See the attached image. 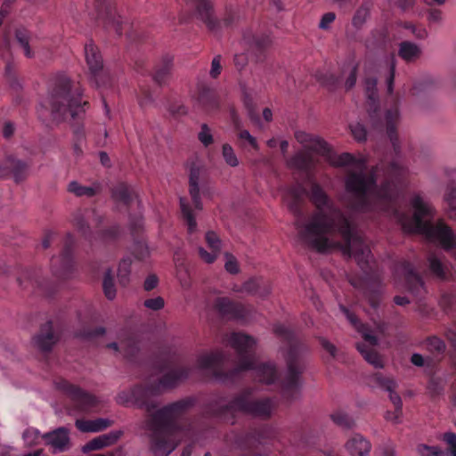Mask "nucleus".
Wrapping results in <instances>:
<instances>
[{
  "label": "nucleus",
  "instance_id": "c85d7f7f",
  "mask_svg": "<svg viewBox=\"0 0 456 456\" xmlns=\"http://www.w3.org/2000/svg\"><path fill=\"white\" fill-rule=\"evenodd\" d=\"M421 48L415 43L403 41L399 44L398 55L406 62H413L420 58Z\"/></svg>",
  "mask_w": 456,
  "mask_h": 456
},
{
  "label": "nucleus",
  "instance_id": "2eb2a0df",
  "mask_svg": "<svg viewBox=\"0 0 456 456\" xmlns=\"http://www.w3.org/2000/svg\"><path fill=\"white\" fill-rule=\"evenodd\" d=\"M122 435V431L117 430L99 436L86 443L83 446L82 451L83 452H88L110 446L114 444L121 437Z\"/></svg>",
  "mask_w": 456,
  "mask_h": 456
},
{
  "label": "nucleus",
  "instance_id": "423d86ee",
  "mask_svg": "<svg viewBox=\"0 0 456 456\" xmlns=\"http://www.w3.org/2000/svg\"><path fill=\"white\" fill-rule=\"evenodd\" d=\"M274 402L270 398L253 399L251 392L245 390L229 403L221 404L216 414L233 423L236 412H242L263 419H269L274 410Z\"/></svg>",
  "mask_w": 456,
  "mask_h": 456
},
{
  "label": "nucleus",
  "instance_id": "6e6d98bb",
  "mask_svg": "<svg viewBox=\"0 0 456 456\" xmlns=\"http://www.w3.org/2000/svg\"><path fill=\"white\" fill-rule=\"evenodd\" d=\"M198 138L205 147H208L213 142L212 134L209 127L206 124L201 126V130L198 134Z\"/></svg>",
  "mask_w": 456,
  "mask_h": 456
},
{
  "label": "nucleus",
  "instance_id": "49530a36",
  "mask_svg": "<svg viewBox=\"0 0 456 456\" xmlns=\"http://www.w3.org/2000/svg\"><path fill=\"white\" fill-rule=\"evenodd\" d=\"M250 47L256 49H265L271 44V39L267 36H253L251 38H247Z\"/></svg>",
  "mask_w": 456,
  "mask_h": 456
},
{
  "label": "nucleus",
  "instance_id": "58836bf2",
  "mask_svg": "<svg viewBox=\"0 0 456 456\" xmlns=\"http://www.w3.org/2000/svg\"><path fill=\"white\" fill-rule=\"evenodd\" d=\"M447 203V212L451 219L456 221V188L449 187L444 196Z\"/></svg>",
  "mask_w": 456,
  "mask_h": 456
},
{
  "label": "nucleus",
  "instance_id": "6ab92c4d",
  "mask_svg": "<svg viewBox=\"0 0 456 456\" xmlns=\"http://www.w3.org/2000/svg\"><path fill=\"white\" fill-rule=\"evenodd\" d=\"M241 291L265 297L271 293L272 286L269 281L262 278H251L243 283Z\"/></svg>",
  "mask_w": 456,
  "mask_h": 456
},
{
  "label": "nucleus",
  "instance_id": "9b49d317",
  "mask_svg": "<svg viewBox=\"0 0 456 456\" xmlns=\"http://www.w3.org/2000/svg\"><path fill=\"white\" fill-rule=\"evenodd\" d=\"M62 388L80 411H90L99 403V400L94 395L74 385L64 383Z\"/></svg>",
  "mask_w": 456,
  "mask_h": 456
},
{
  "label": "nucleus",
  "instance_id": "69168bd1",
  "mask_svg": "<svg viewBox=\"0 0 456 456\" xmlns=\"http://www.w3.org/2000/svg\"><path fill=\"white\" fill-rule=\"evenodd\" d=\"M158 282V277L155 274H151L145 279L143 283V289L146 291H150L157 287Z\"/></svg>",
  "mask_w": 456,
  "mask_h": 456
},
{
  "label": "nucleus",
  "instance_id": "b1692460",
  "mask_svg": "<svg viewBox=\"0 0 456 456\" xmlns=\"http://www.w3.org/2000/svg\"><path fill=\"white\" fill-rule=\"evenodd\" d=\"M403 273L409 290L415 296L422 295L425 291L424 283L411 264L403 265Z\"/></svg>",
  "mask_w": 456,
  "mask_h": 456
},
{
  "label": "nucleus",
  "instance_id": "09e8293b",
  "mask_svg": "<svg viewBox=\"0 0 456 456\" xmlns=\"http://www.w3.org/2000/svg\"><path fill=\"white\" fill-rule=\"evenodd\" d=\"M205 239L208 246L211 250H215L217 252L221 251L222 241L215 232H208L206 233Z\"/></svg>",
  "mask_w": 456,
  "mask_h": 456
},
{
  "label": "nucleus",
  "instance_id": "a18cd8bd",
  "mask_svg": "<svg viewBox=\"0 0 456 456\" xmlns=\"http://www.w3.org/2000/svg\"><path fill=\"white\" fill-rule=\"evenodd\" d=\"M420 456H447L445 452L436 446H428L427 444H419L416 448Z\"/></svg>",
  "mask_w": 456,
  "mask_h": 456
},
{
  "label": "nucleus",
  "instance_id": "4468645a",
  "mask_svg": "<svg viewBox=\"0 0 456 456\" xmlns=\"http://www.w3.org/2000/svg\"><path fill=\"white\" fill-rule=\"evenodd\" d=\"M196 8V13L209 29L217 28L218 22L214 16V11L209 0H191Z\"/></svg>",
  "mask_w": 456,
  "mask_h": 456
},
{
  "label": "nucleus",
  "instance_id": "e433bc0d",
  "mask_svg": "<svg viewBox=\"0 0 456 456\" xmlns=\"http://www.w3.org/2000/svg\"><path fill=\"white\" fill-rule=\"evenodd\" d=\"M180 207L183 216L187 222L188 232L190 233L194 232L197 230V223L192 215L191 209L184 198H180Z\"/></svg>",
  "mask_w": 456,
  "mask_h": 456
},
{
  "label": "nucleus",
  "instance_id": "4d7b16f0",
  "mask_svg": "<svg viewBox=\"0 0 456 456\" xmlns=\"http://www.w3.org/2000/svg\"><path fill=\"white\" fill-rule=\"evenodd\" d=\"M143 305L152 311H159L165 305V300L162 297H156L153 298L146 299L143 302Z\"/></svg>",
  "mask_w": 456,
  "mask_h": 456
},
{
  "label": "nucleus",
  "instance_id": "412c9836",
  "mask_svg": "<svg viewBox=\"0 0 456 456\" xmlns=\"http://www.w3.org/2000/svg\"><path fill=\"white\" fill-rule=\"evenodd\" d=\"M376 384L388 393L389 399L395 406V409L403 410V402L400 395L395 392L397 387L395 381L392 379L377 374L374 377Z\"/></svg>",
  "mask_w": 456,
  "mask_h": 456
},
{
  "label": "nucleus",
  "instance_id": "8fccbe9b",
  "mask_svg": "<svg viewBox=\"0 0 456 456\" xmlns=\"http://www.w3.org/2000/svg\"><path fill=\"white\" fill-rule=\"evenodd\" d=\"M428 349L432 353L443 354L445 350L444 342L436 337H432L428 339Z\"/></svg>",
  "mask_w": 456,
  "mask_h": 456
},
{
  "label": "nucleus",
  "instance_id": "6e6552de",
  "mask_svg": "<svg viewBox=\"0 0 456 456\" xmlns=\"http://www.w3.org/2000/svg\"><path fill=\"white\" fill-rule=\"evenodd\" d=\"M85 58L91 75L90 82L96 87L106 86L110 76L103 69L102 55L92 41L85 45Z\"/></svg>",
  "mask_w": 456,
  "mask_h": 456
},
{
  "label": "nucleus",
  "instance_id": "4c0bfd02",
  "mask_svg": "<svg viewBox=\"0 0 456 456\" xmlns=\"http://www.w3.org/2000/svg\"><path fill=\"white\" fill-rule=\"evenodd\" d=\"M311 164L310 156L303 151L296 153L289 161L288 165L290 167H295L297 169H306L309 167Z\"/></svg>",
  "mask_w": 456,
  "mask_h": 456
},
{
  "label": "nucleus",
  "instance_id": "13d9d810",
  "mask_svg": "<svg viewBox=\"0 0 456 456\" xmlns=\"http://www.w3.org/2000/svg\"><path fill=\"white\" fill-rule=\"evenodd\" d=\"M199 254L204 262H206L208 264H212L216 261V259L217 258L220 252H217L215 250H211V252H208L205 248H203L202 247H200Z\"/></svg>",
  "mask_w": 456,
  "mask_h": 456
},
{
  "label": "nucleus",
  "instance_id": "ddd939ff",
  "mask_svg": "<svg viewBox=\"0 0 456 456\" xmlns=\"http://www.w3.org/2000/svg\"><path fill=\"white\" fill-rule=\"evenodd\" d=\"M57 337L53 331L51 322H46L42 326L39 333L34 337V345L42 352H49L52 350L53 345L57 342Z\"/></svg>",
  "mask_w": 456,
  "mask_h": 456
},
{
  "label": "nucleus",
  "instance_id": "473e14b6",
  "mask_svg": "<svg viewBox=\"0 0 456 456\" xmlns=\"http://www.w3.org/2000/svg\"><path fill=\"white\" fill-rule=\"evenodd\" d=\"M436 85V82L433 77L425 75L414 82L411 93L413 95H421L422 94L430 92Z\"/></svg>",
  "mask_w": 456,
  "mask_h": 456
},
{
  "label": "nucleus",
  "instance_id": "5fc2aeb1",
  "mask_svg": "<svg viewBox=\"0 0 456 456\" xmlns=\"http://www.w3.org/2000/svg\"><path fill=\"white\" fill-rule=\"evenodd\" d=\"M225 265L224 268L225 270L232 273V274H237L240 272L239 265L236 260V258L230 253H225Z\"/></svg>",
  "mask_w": 456,
  "mask_h": 456
},
{
  "label": "nucleus",
  "instance_id": "0eeeda50",
  "mask_svg": "<svg viewBox=\"0 0 456 456\" xmlns=\"http://www.w3.org/2000/svg\"><path fill=\"white\" fill-rule=\"evenodd\" d=\"M227 344L235 350L240 360L238 365L224 377L216 373L217 379L226 381L234 379L240 372L253 368L255 362L256 340L253 337L240 332H233L225 338Z\"/></svg>",
  "mask_w": 456,
  "mask_h": 456
},
{
  "label": "nucleus",
  "instance_id": "bb28decb",
  "mask_svg": "<svg viewBox=\"0 0 456 456\" xmlns=\"http://www.w3.org/2000/svg\"><path fill=\"white\" fill-rule=\"evenodd\" d=\"M112 425L109 419L99 418L93 420L77 419L76 427L81 432L96 433L102 431Z\"/></svg>",
  "mask_w": 456,
  "mask_h": 456
},
{
  "label": "nucleus",
  "instance_id": "680f3d73",
  "mask_svg": "<svg viewBox=\"0 0 456 456\" xmlns=\"http://www.w3.org/2000/svg\"><path fill=\"white\" fill-rule=\"evenodd\" d=\"M221 70H222L221 56L220 55H216L212 60L211 69H210L209 74H210V76L213 78H216V77H217L220 75Z\"/></svg>",
  "mask_w": 456,
  "mask_h": 456
},
{
  "label": "nucleus",
  "instance_id": "0e129e2a",
  "mask_svg": "<svg viewBox=\"0 0 456 456\" xmlns=\"http://www.w3.org/2000/svg\"><path fill=\"white\" fill-rule=\"evenodd\" d=\"M402 415L403 410L395 409L394 411H387L385 418L387 420L397 424L401 422Z\"/></svg>",
  "mask_w": 456,
  "mask_h": 456
},
{
  "label": "nucleus",
  "instance_id": "4be33fe9",
  "mask_svg": "<svg viewBox=\"0 0 456 456\" xmlns=\"http://www.w3.org/2000/svg\"><path fill=\"white\" fill-rule=\"evenodd\" d=\"M201 175V168L198 166H192L189 175V192L192 202L197 209L202 208L201 199L200 195V179Z\"/></svg>",
  "mask_w": 456,
  "mask_h": 456
},
{
  "label": "nucleus",
  "instance_id": "39448f33",
  "mask_svg": "<svg viewBox=\"0 0 456 456\" xmlns=\"http://www.w3.org/2000/svg\"><path fill=\"white\" fill-rule=\"evenodd\" d=\"M84 89L78 81L64 74L53 77L49 84L48 93L42 107L49 110L51 118L56 122L80 118L85 112L87 102L83 100Z\"/></svg>",
  "mask_w": 456,
  "mask_h": 456
},
{
  "label": "nucleus",
  "instance_id": "a19ab883",
  "mask_svg": "<svg viewBox=\"0 0 456 456\" xmlns=\"http://www.w3.org/2000/svg\"><path fill=\"white\" fill-rule=\"evenodd\" d=\"M102 287H103V291H104L106 297L110 300L114 299L116 297V289H115V285L113 282L111 270L106 271L104 279H103Z\"/></svg>",
  "mask_w": 456,
  "mask_h": 456
},
{
  "label": "nucleus",
  "instance_id": "ea45409f",
  "mask_svg": "<svg viewBox=\"0 0 456 456\" xmlns=\"http://www.w3.org/2000/svg\"><path fill=\"white\" fill-rule=\"evenodd\" d=\"M171 69L172 60L168 59L167 61L164 62V64L161 67H159L156 70L154 75V80L159 85L166 83V81L170 76Z\"/></svg>",
  "mask_w": 456,
  "mask_h": 456
},
{
  "label": "nucleus",
  "instance_id": "9d476101",
  "mask_svg": "<svg viewBox=\"0 0 456 456\" xmlns=\"http://www.w3.org/2000/svg\"><path fill=\"white\" fill-rule=\"evenodd\" d=\"M42 438L53 454L63 452L69 449V433L66 428H58L51 432L43 434Z\"/></svg>",
  "mask_w": 456,
  "mask_h": 456
},
{
  "label": "nucleus",
  "instance_id": "20e7f679",
  "mask_svg": "<svg viewBox=\"0 0 456 456\" xmlns=\"http://www.w3.org/2000/svg\"><path fill=\"white\" fill-rule=\"evenodd\" d=\"M411 204L413 208L411 216H398L403 231L420 233L429 240L438 242L456 260V233L442 221L432 223L434 208L421 196H413Z\"/></svg>",
  "mask_w": 456,
  "mask_h": 456
},
{
  "label": "nucleus",
  "instance_id": "603ef678",
  "mask_svg": "<svg viewBox=\"0 0 456 456\" xmlns=\"http://www.w3.org/2000/svg\"><path fill=\"white\" fill-rule=\"evenodd\" d=\"M369 16V10L367 7H360L353 17V25L356 28H361L366 21Z\"/></svg>",
  "mask_w": 456,
  "mask_h": 456
},
{
  "label": "nucleus",
  "instance_id": "c03bdc74",
  "mask_svg": "<svg viewBox=\"0 0 456 456\" xmlns=\"http://www.w3.org/2000/svg\"><path fill=\"white\" fill-rule=\"evenodd\" d=\"M40 437H42V436L36 428H27L22 435L24 442L29 447L38 444Z\"/></svg>",
  "mask_w": 456,
  "mask_h": 456
},
{
  "label": "nucleus",
  "instance_id": "f3484780",
  "mask_svg": "<svg viewBox=\"0 0 456 456\" xmlns=\"http://www.w3.org/2000/svg\"><path fill=\"white\" fill-rule=\"evenodd\" d=\"M214 306L224 317L240 318L242 316V306L240 304L232 302L228 297H217Z\"/></svg>",
  "mask_w": 456,
  "mask_h": 456
},
{
  "label": "nucleus",
  "instance_id": "5701e85b",
  "mask_svg": "<svg viewBox=\"0 0 456 456\" xmlns=\"http://www.w3.org/2000/svg\"><path fill=\"white\" fill-rule=\"evenodd\" d=\"M400 121V113L398 106L395 105L390 109H387L385 113V126L387 136L395 147L397 141L396 126Z\"/></svg>",
  "mask_w": 456,
  "mask_h": 456
},
{
  "label": "nucleus",
  "instance_id": "393cba45",
  "mask_svg": "<svg viewBox=\"0 0 456 456\" xmlns=\"http://www.w3.org/2000/svg\"><path fill=\"white\" fill-rule=\"evenodd\" d=\"M68 191L77 197L92 198L102 191V184L94 182L91 185H82L77 181H71L68 185Z\"/></svg>",
  "mask_w": 456,
  "mask_h": 456
},
{
  "label": "nucleus",
  "instance_id": "338daca9",
  "mask_svg": "<svg viewBox=\"0 0 456 456\" xmlns=\"http://www.w3.org/2000/svg\"><path fill=\"white\" fill-rule=\"evenodd\" d=\"M336 15L334 12H327L325 13L319 24V27L322 29H327L330 23L334 21Z\"/></svg>",
  "mask_w": 456,
  "mask_h": 456
},
{
  "label": "nucleus",
  "instance_id": "dca6fc26",
  "mask_svg": "<svg viewBox=\"0 0 456 456\" xmlns=\"http://www.w3.org/2000/svg\"><path fill=\"white\" fill-rule=\"evenodd\" d=\"M345 448L351 456H368L371 444L362 435L354 434L347 440Z\"/></svg>",
  "mask_w": 456,
  "mask_h": 456
},
{
  "label": "nucleus",
  "instance_id": "37998d69",
  "mask_svg": "<svg viewBox=\"0 0 456 456\" xmlns=\"http://www.w3.org/2000/svg\"><path fill=\"white\" fill-rule=\"evenodd\" d=\"M222 155H223V158H224L225 163L227 165H229L230 167H235L239 166V163H240L239 159H238L232 147L230 144L225 143L223 145Z\"/></svg>",
  "mask_w": 456,
  "mask_h": 456
},
{
  "label": "nucleus",
  "instance_id": "1a4fd4ad",
  "mask_svg": "<svg viewBox=\"0 0 456 456\" xmlns=\"http://www.w3.org/2000/svg\"><path fill=\"white\" fill-rule=\"evenodd\" d=\"M303 370L304 365L293 359L288 360V370L281 384L283 395L287 398H292L293 393L300 388L302 385L300 375Z\"/></svg>",
  "mask_w": 456,
  "mask_h": 456
},
{
  "label": "nucleus",
  "instance_id": "7ed1b4c3",
  "mask_svg": "<svg viewBox=\"0 0 456 456\" xmlns=\"http://www.w3.org/2000/svg\"><path fill=\"white\" fill-rule=\"evenodd\" d=\"M295 138L306 150L325 157L330 165L346 167L345 188L352 208L361 211L385 210L384 205L395 198L396 185L390 182L376 189L374 174L367 168L363 157L356 158L348 152L338 155L323 139L304 131H297Z\"/></svg>",
  "mask_w": 456,
  "mask_h": 456
},
{
  "label": "nucleus",
  "instance_id": "f704fd0d",
  "mask_svg": "<svg viewBox=\"0 0 456 456\" xmlns=\"http://www.w3.org/2000/svg\"><path fill=\"white\" fill-rule=\"evenodd\" d=\"M430 271L439 279H445L447 273V266L444 265L441 259L435 254H431L428 257Z\"/></svg>",
  "mask_w": 456,
  "mask_h": 456
},
{
  "label": "nucleus",
  "instance_id": "c9c22d12",
  "mask_svg": "<svg viewBox=\"0 0 456 456\" xmlns=\"http://www.w3.org/2000/svg\"><path fill=\"white\" fill-rule=\"evenodd\" d=\"M15 37L17 42L22 47L24 51V54L28 58H32L34 56V53L32 52L29 46L30 35L27 29L24 28H20L15 30Z\"/></svg>",
  "mask_w": 456,
  "mask_h": 456
},
{
  "label": "nucleus",
  "instance_id": "3c124183",
  "mask_svg": "<svg viewBox=\"0 0 456 456\" xmlns=\"http://www.w3.org/2000/svg\"><path fill=\"white\" fill-rule=\"evenodd\" d=\"M351 133L354 138L358 142H364L367 138V131L361 123H354L350 126Z\"/></svg>",
  "mask_w": 456,
  "mask_h": 456
},
{
  "label": "nucleus",
  "instance_id": "a878e982",
  "mask_svg": "<svg viewBox=\"0 0 456 456\" xmlns=\"http://www.w3.org/2000/svg\"><path fill=\"white\" fill-rule=\"evenodd\" d=\"M251 370L256 371V378L260 382L272 384L277 379V370L273 363L265 362L256 365V359L255 358V362Z\"/></svg>",
  "mask_w": 456,
  "mask_h": 456
},
{
  "label": "nucleus",
  "instance_id": "e2e57ef3",
  "mask_svg": "<svg viewBox=\"0 0 456 456\" xmlns=\"http://www.w3.org/2000/svg\"><path fill=\"white\" fill-rule=\"evenodd\" d=\"M405 28L410 29L418 39H425L428 37V31L424 27H417L415 25L409 24L406 25Z\"/></svg>",
  "mask_w": 456,
  "mask_h": 456
},
{
  "label": "nucleus",
  "instance_id": "7c9ffc66",
  "mask_svg": "<svg viewBox=\"0 0 456 456\" xmlns=\"http://www.w3.org/2000/svg\"><path fill=\"white\" fill-rule=\"evenodd\" d=\"M135 197V192L126 183H118L112 189V198L117 202L128 205Z\"/></svg>",
  "mask_w": 456,
  "mask_h": 456
},
{
  "label": "nucleus",
  "instance_id": "72a5a7b5",
  "mask_svg": "<svg viewBox=\"0 0 456 456\" xmlns=\"http://www.w3.org/2000/svg\"><path fill=\"white\" fill-rule=\"evenodd\" d=\"M9 162L10 168L12 169L15 181L18 183L25 179L28 174L29 165L16 159H10Z\"/></svg>",
  "mask_w": 456,
  "mask_h": 456
},
{
  "label": "nucleus",
  "instance_id": "864d4df0",
  "mask_svg": "<svg viewBox=\"0 0 456 456\" xmlns=\"http://www.w3.org/2000/svg\"><path fill=\"white\" fill-rule=\"evenodd\" d=\"M133 254L136 259L144 260L150 256V251L144 242H136L133 248Z\"/></svg>",
  "mask_w": 456,
  "mask_h": 456
},
{
  "label": "nucleus",
  "instance_id": "a211bd4d",
  "mask_svg": "<svg viewBox=\"0 0 456 456\" xmlns=\"http://www.w3.org/2000/svg\"><path fill=\"white\" fill-rule=\"evenodd\" d=\"M224 360L221 351L205 353L198 356L196 366L202 370L216 371Z\"/></svg>",
  "mask_w": 456,
  "mask_h": 456
},
{
  "label": "nucleus",
  "instance_id": "052dcab7",
  "mask_svg": "<svg viewBox=\"0 0 456 456\" xmlns=\"http://www.w3.org/2000/svg\"><path fill=\"white\" fill-rule=\"evenodd\" d=\"M74 224L84 234H86L89 231L87 222L86 221L84 216L81 213L77 214L74 217Z\"/></svg>",
  "mask_w": 456,
  "mask_h": 456
},
{
  "label": "nucleus",
  "instance_id": "774afa93",
  "mask_svg": "<svg viewBox=\"0 0 456 456\" xmlns=\"http://www.w3.org/2000/svg\"><path fill=\"white\" fill-rule=\"evenodd\" d=\"M239 137L243 140H247L248 143L256 150L258 149V144L254 136H252L248 130H242L239 133Z\"/></svg>",
  "mask_w": 456,
  "mask_h": 456
},
{
  "label": "nucleus",
  "instance_id": "f03ea898",
  "mask_svg": "<svg viewBox=\"0 0 456 456\" xmlns=\"http://www.w3.org/2000/svg\"><path fill=\"white\" fill-rule=\"evenodd\" d=\"M192 371L189 367H178L167 372L156 387L135 386L120 391L116 401L120 405L134 404L150 413L142 428L149 431L150 450L155 456H168L180 444L184 430L175 421L187 407L185 401H179L155 410L159 403L153 397L162 389L172 388L187 379Z\"/></svg>",
  "mask_w": 456,
  "mask_h": 456
},
{
  "label": "nucleus",
  "instance_id": "79ce46f5",
  "mask_svg": "<svg viewBox=\"0 0 456 456\" xmlns=\"http://www.w3.org/2000/svg\"><path fill=\"white\" fill-rule=\"evenodd\" d=\"M131 260L130 259H123L118 269V281L121 285L126 286L129 281V275L131 273Z\"/></svg>",
  "mask_w": 456,
  "mask_h": 456
},
{
  "label": "nucleus",
  "instance_id": "aec40b11",
  "mask_svg": "<svg viewBox=\"0 0 456 456\" xmlns=\"http://www.w3.org/2000/svg\"><path fill=\"white\" fill-rule=\"evenodd\" d=\"M107 346L127 359L134 357L139 351L138 341L134 337L121 339L118 343H110Z\"/></svg>",
  "mask_w": 456,
  "mask_h": 456
},
{
  "label": "nucleus",
  "instance_id": "2f4dec72",
  "mask_svg": "<svg viewBox=\"0 0 456 456\" xmlns=\"http://www.w3.org/2000/svg\"><path fill=\"white\" fill-rule=\"evenodd\" d=\"M356 347L364 360L373 367L377 369H381L384 367L382 359L375 349L370 348L365 344H357Z\"/></svg>",
  "mask_w": 456,
  "mask_h": 456
},
{
  "label": "nucleus",
  "instance_id": "cd10ccee",
  "mask_svg": "<svg viewBox=\"0 0 456 456\" xmlns=\"http://www.w3.org/2000/svg\"><path fill=\"white\" fill-rule=\"evenodd\" d=\"M306 194L305 188L301 184H297L288 190L284 195L283 200L288 208L294 213H298V203L301 199Z\"/></svg>",
  "mask_w": 456,
  "mask_h": 456
},
{
  "label": "nucleus",
  "instance_id": "bf43d9fd",
  "mask_svg": "<svg viewBox=\"0 0 456 456\" xmlns=\"http://www.w3.org/2000/svg\"><path fill=\"white\" fill-rule=\"evenodd\" d=\"M406 174V169L397 162H393L390 166V175L396 180H400Z\"/></svg>",
  "mask_w": 456,
  "mask_h": 456
},
{
  "label": "nucleus",
  "instance_id": "f257e3e1",
  "mask_svg": "<svg viewBox=\"0 0 456 456\" xmlns=\"http://www.w3.org/2000/svg\"><path fill=\"white\" fill-rule=\"evenodd\" d=\"M308 197L316 210L305 224H297L299 240L319 253L340 250L365 269L372 259L370 249L345 214L316 183H311Z\"/></svg>",
  "mask_w": 456,
  "mask_h": 456
},
{
  "label": "nucleus",
  "instance_id": "f8f14e48",
  "mask_svg": "<svg viewBox=\"0 0 456 456\" xmlns=\"http://www.w3.org/2000/svg\"><path fill=\"white\" fill-rule=\"evenodd\" d=\"M378 80L376 77H368L364 82L365 94L367 97L368 112L374 127L379 128L382 124L376 122V114L379 110V95L377 89Z\"/></svg>",
  "mask_w": 456,
  "mask_h": 456
},
{
  "label": "nucleus",
  "instance_id": "c756f323",
  "mask_svg": "<svg viewBox=\"0 0 456 456\" xmlns=\"http://www.w3.org/2000/svg\"><path fill=\"white\" fill-rule=\"evenodd\" d=\"M343 313L346 314L348 321L356 328V330L362 334L363 339L368 342L370 346H377L379 339L374 336L370 328L358 322L357 318L350 313L346 307H340Z\"/></svg>",
  "mask_w": 456,
  "mask_h": 456
},
{
  "label": "nucleus",
  "instance_id": "de8ad7c7",
  "mask_svg": "<svg viewBox=\"0 0 456 456\" xmlns=\"http://www.w3.org/2000/svg\"><path fill=\"white\" fill-rule=\"evenodd\" d=\"M332 420L344 428H351L354 427V420L346 414L338 412L331 415Z\"/></svg>",
  "mask_w": 456,
  "mask_h": 456
}]
</instances>
